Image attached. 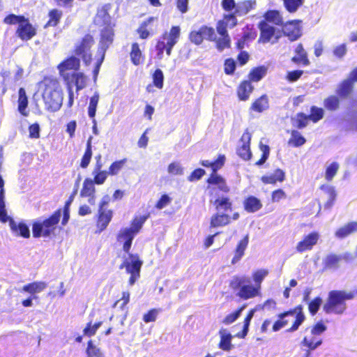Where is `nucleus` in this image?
<instances>
[{
  "label": "nucleus",
  "mask_w": 357,
  "mask_h": 357,
  "mask_svg": "<svg viewBox=\"0 0 357 357\" xmlns=\"http://www.w3.org/2000/svg\"><path fill=\"white\" fill-rule=\"evenodd\" d=\"M305 0H282L283 5L287 11L294 13L302 6Z\"/></svg>",
  "instance_id": "obj_54"
},
{
  "label": "nucleus",
  "mask_w": 357,
  "mask_h": 357,
  "mask_svg": "<svg viewBox=\"0 0 357 357\" xmlns=\"http://www.w3.org/2000/svg\"><path fill=\"white\" fill-rule=\"evenodd\" d=\"M61 219L62 220L61 208H59L44 220L34 221L32 223L33 237L38 238L55 236Z\"/></svg>",
  "instance_id": "obj_7"
},
{
  "label": "nucleus",
  "mask_w": 357,
  "mask_h": 357,
  "mask_svg": "<svg viewBox=\"0 0 357 357\" xmlns=\"http://www.w3.org/2000/svg\"><path fill=\"white\" fill-rule=\"evenodd\" d=\"M286 176L284 170L277 168L273 173L269 175H264L261 177V181L264 184L275 185L278 182L282 183L285 180Z\"/></svg>",
  "instance_id": "obj_29"
},
{
  "label": "nucleus",
  "mask_w": 357,
  "mask_h": 357,
  "mask_svg": "<svg viewBox=\"0 0 357 357\" xmlns=\"http://www.w3.org/2000/svg\"><path fill=\"white\" fill-rule=\"evenodd\" d=\"M102 324V321H98L93 324L91 321L88 322L83 330V334L88 337L93 336Z\"/></svg>",
  "instance_id": "obj_60"
},
{
  "label": "nucleus",
  "mask_w": 357,
  "mask_h": 357,
  "mask_svg": "<svg viewBox=\"0 0 357 357\" xmlns=\"http://www.w3.org/2000/svg\"><path fill=\"white\" fill-rule=\"evenodd\" d=\"M269 108V99L266 94H263L256 98L251 104L249 109L250 112L262 113Z\"/></svg>",
  "instance_id": "obj_32"
},
{
  "label": "nucleus",
  "mask_w": 357,
  "mask_h": 357,
  "mask_svg": "<svg viewBox=\"0 0 357 357\" xmlns=\"http://www.w3.org/2000/svg\"><path fill=\"white\" fill-rule=\"evenodd\" d=\"M152 79L153 84L156 88L159 89H162L164 82V75L160 69L158 68L153 72L152 75Z\"/></svg>",
  "instance_id": "obj_63"
},
{
  "label": "nucleus",
  "mask_w": 357,
  "mask_h": 357,
  "mask_svg": "<svg viewBox=\"0 0 357 357\" xmlns=\"http://www.w3.org/2000/svg\"><path fill=\"white\" fill-rule=\"evenodd\" d=\"M29 105L28 97L24 88H20L18 91L17 110L23 116H27L29 112L26 110Z\"/></svg>",
  "instance_id": "obj_35"
},
{
  "label": "nucleus",
  "mask_w": 357,
  "mask_h": 357,
  "mask_svg": "<svg viewBox=\"0 0 357 357\" xmlns=\"http://www.w3.org/2000/svg\"><path fill=\"white\" fill-rule=\"evenodd\" d=\"M47 287V282L44 281H35L24 285L22 288V291L29 293L33 298H38L36 294L43 291Z\"/></svg>",
  "instance_id": "obj_28"
},
{
  "label": "nucleus",
  "mask_w": 357,
  "mask_h": 357,
  "mask_svg": "<svg viewBox=\"0 0 357 357\" xmlns=\"http://www.w3.org/2000/svg\"><path fill=\"white\" fill-rule=\"evenodd\" d=\"M114 25L105 26L100 33L99 50L107 51L114 42Z\"/></svg>",
  "instance_id": "obj_16"
},
{
  "label": "nucleus",
  "mask_w": 357,
  "mask_h": 357,
  "mask_svg": "<svg viewBox=\"0 0 357 357\" xmlns=\"http://www.w3.org/2000/svg\"><path fill=\"white\" fill-rule=\"evenodd\" d=\"M92 145L91 137L86 142V146L84 153L81 158L79 166L82 169H86L91 162L92 158Z\"/></svg>",
  "instance_id": "obj_49"
},
{
  "label": "nucleus",
  "mask_w": 357,
  "mask_h": 357,
  "mask_svg": "<svg viewBox=\"0 0 357 357\" xmlns=\"http://www.w3.org/2000/svg\"><path fill=\"white\" fill-rule=\"evenodd\" d=\"M355 232H357V222L351 221L338 228L335 233V236L337 238L342 239Z\"/></svg>",
  "instance_id": "obj_34"
},
{
  "label": "nucleus",
  "mask_w": 357,
  "mask_h": 357,
  "mask_svg": "<svg viewBox=\"0 0 357 357\" xmlns=\"http://www.w3.org/2000/svg\"><path fill=\"white\" fill-rule=\"evenodd\" d=\"M92 181L96 185H102L109 175L107 170L93 172Z\"/></svg>",
  "instance_id": "obj_61"
},
{
  "label": "nucleus",
  "mask_w": 357,
  "mask_h": 357,
  "mask_svg": "<svg viewBox=\"0 0 357 357\" xmlns=\"http://www.w3.org/2000/svg\"><path fill=\"white\" fill-rule=\"evenodd\" d=\"M259 148L260 151L262 152V154L260 159L257 160L255 164L257 166H261L264 165L268 160L270 155V147L268 145L264 144L261 142H260L259 144Z\"/></svg>",
  "instance_id": "obj_57"
},
{
  "label": "nucleus",
  "mask_w": 357,
  "mask_h": 357,
  "mask_svg": "<svg viewBox=\"0 0 357 357\" xmlns=\"http://www.w3.org/2000/svg\"><path fill=\"white\" fill-rule=\"evenodd\" d=\"M181 36V28L179 26H172L169 31L163 32L157 39L155 50L158 59H162L165 52L169 56L174 45L178 43Z\"/></svg>",
  "instance_id": "obj_10"
},
{
  "label": "nucleus",
  "mask_w": 357,
  "mask_h": 357,
  "mask_svg": "<svg viewBox=\"0 0 357 357\" xmlns=\"http://www.w3.org/2000/svg\"><path fill=\"white\" fill-rule=\"evenodd\" d=\"M225 160L226 158L225 155L220 154L214 161L203 160L199 162L202 166L211 169V173L206 179L208 188H210V196L214 195L215 188H211V186L213 185L217 186L218 189L224 193H228L230 191V188L227 184L226 180L217 173V172L224 166Z\"/></svg>",
  "instance_id": "obj_5"
},
{
  "label": "nucleus",
  "mask_w": 357,
  "mask_h": 357,
  "mask_svg": "<svg viewBox=\"0 0 357 357\" xmlns=\"http://www.w3.org/2000/svg\"><path fill=\"white\" fill-rule=\"evenodd\" d=\"M248 244V237L246 236L241 239L237 244L234 251V255L231 263L236 264L238 263L245 255V249Z\"/></svg>",
  "instance_id": "obj_38"
},
{
  "label": "nucleus",
  "mask_w": 357,
  "mask_h": 357,
  "mask_svg": "<svg viewBox=\"0 0 357 357\" xmlns=\"http://www.w3.org/2000/svg\"><path fill=\"white\" fill-rule=\"evenodd\" d=\"M294 315L295 320L291 327L287 329V331L294 332L297 331L305 319V316L303 312V307L301 305L296 306L293 309L278 314L276 321L273 324L272 331L277 332L286 327L289 323V317Z\"/></svg>",
  "instance_id": "obj_9"
},
{
  "label": "nucleus",
  "mask_w": 357,
  "mask_h": 357,
  "mask_svg": "<svg viewBox=\"0 0 357 357\" xmlns=\"http://www.w3.org/2000/svg\"><path fill=\"white\" fill-rule=\"evenodd\" d=\"M269 274L268 269H257L252 273V277L246 275H235L229 282V287L236 298L248 301L261 296V284Z\"/></svg>",
  "instance_id": "obj_1"
},
{
  "label": "nucleus",
  "mask_w": 357,
  "mask_h": 357,
  "mask_svg": "<svg viewBox=\"0 0 357 357\" xmlns=\"http://www.w3.org/2000/svg\"><path fill=\"white\" fill-rule=\"evenodd\" d=\"M128 162V159L124 158L123 159L115 160L111 163L108 167V173L111 176L118 175L120 172L123 169Z\"/></svg>",
  "instance_id": "obj_50"
},
{
  "label": "nucleus",
  "mask_w": 357,
  "mask_h": 357,
  "mask_svg": "<svg viewBox=\"0 0 357 357\" xmlns=\"http://www.w3.org/2000/svg\"><path fill=\"white\" fill-rule=\"evenodd\" d=\"M219 334L220 340L218 343V347L223 351H230L233 347L231 344L232 335L229 333H224L223 330H220Z\"/></svg>",
  "instance_id": "obj_45"
},
{
  "label": "nucleus",
  "mask_w": 357,
  "mask_h": 357,
  "mask_svg": "<svg viewBox=\"0 0 357 357\" xmlns=\"http://www.w3.org/2000/svg\"><path fill=\"white\" fill-rule=\"evenodd\" d=\"M354 89V84L350 81V79H347L346 78L338 84L336 89V94L340 98H347L353 93Z\"/></svg>",
  "instance_id": "obj_31"
},
{
  "label": "nucleus",
  "mask_w": 357,
  "mask_h": 357,
  "mask_svg": "<svg viewBox=\"0 0 357 357\" xmlns=\"http://www.w3.org/2000/svg\"><path fill=\"white\" fill-rule=\"evenodd\" d=\"M112 217V210H98L96 226L99 233L102 232L107 227Z\"/></svg>",
  "instance_id": "obj_22"
},
{
  "label": "nucleus",
  "mask_w": 357,
  "mask_h": 357,
  "mask_svg": "<svg viewBox=\"0 0 357 357\" xmlns=\"http://www.w3.org/2000/svg\"><path fill=\"white\" fill-rule=\"evenodd\" d=\"M309 120L310 118L307 117V114L303 112H298L296 115L294 126H295L298 129H303L307 126Z\"/></svg>",
  "instance_id": "obj_58"
},
{
  "label": "nucleus",
  "mask_w": 357,
  "mask_h": 357,
  "mask_svg": "<svg viewBox=\"0 0 357 357\" xmlns=\"http://www.w3.org/2000/svg\"><path fill=\"white\" fill-rule=\"evenodd\" d=\"M324 115V112L322 108L316 106H312L310 107V114L307 115V117H309L310 120H311L313 123H317L323 119Z\"/></svg>",
  "instance_id": "obj_59"
},
{
  "label": "nucleus",
  "mask_w": 357,
  "mask_h": 357,
  "mask_svg": "<svg viewBox=\"0 0 357 357\" xmlns=\"http://www.w3.org/2000/svg\"><path fill=\"white\" fill-rule=\"evenodd\" d=\"M325 109L328 112H335L340 107V98L336 95L327 96L323 102Z\"/></svg>",
  "instance_id": "obj_41"
},
{
  "label": "nucleus",
  "mask_w": 357,
  "mask_h": 357,
  "mask_svg": "<svg viewBox=\"0 0 357 357\" xmlns=\"http://www.w3.org/2000/svg\"><path fill=\"white\" fill-rule=\"evenodd\" d=\"M215 209L218 212H231L233 210V202L228 196H222L216 197L213 201L211 200Z\"/></svg>",
  "instance_id": "obj_25"
},
{
  "label": "nucleus",
  "mask_w": 357,
  "mask_h": 357,
  "mask_svg": "<svg viewBox=\"0 0 357 357\" xmlns=\"http://www.w3.org/2000/svg\"><path fill=\"white\" fill-rule=\"evenodd\" d=\"M264 20L267 23H273L277 26H282L283 24V17L280 12L278 10H268L263 15Z\"/></svg>",
  "instance_id": "obj_37"
},
{
  "label": "nucleus",
  "mask_w": 357,
  "mask_h": 357,
  "mask_svg": "<svg viewBox=\"0 0 357 357\" xmlns=\"http://www.w3.org/2000/svg\"><path fill=\"white\" fill-rule=\"evenodd\" d=\"M130 57L132 63L135 66H139L142 63L144 60V56L137 43H133L131 45Z\"/></svg>",
  "instance_id": "obj_40"
},
{
  "label": "nucleus",
  "mask_w": 357,
  "mask_h": 357,
  "mask_svg": "<svg viewBox=\"0 0 357 357\" xmlns=\"http://www.w3.org/2000/svg\"><path fill=\"white\" fill-rule=\"evenodd\" d=\"M231 223L230 215L227 213L218 212L212 215L210 220V227L218 228L227 226Z\"/></svg>",
  "instance_id": "obj_27"
},
{
  "label": "nucleus",
  "mask_w": 357,
  "mask_h": 357,
  "mask_svg": "<svg viewBox=\"0 0 357 357\" xmlns=\"http://www.w3.org/2000/svg\"><path fill=\"white\" fill-rule=\"evenodd\" d=\"M158 18L155 17H150L146 20H144L137 29V33L139 34V37L141 39H146L151 36L150 31L148 30V26L153 22L154 21H157Z\"/></svg>",
  "instance_id": "obj_47"
},
{
  "label": "nucleus",
  "mask_w": 357,
  "mask_h": 357,
  "mask_svg": "<svg viewBox=\"0 0 357 357\" xmlns=\"http://www.w3.org/2000/svg\"><path fill=\"white\" fill-rule=\"evenodd\" d=\"M94 36L91 33H85L74 45L73 54L79 56L86 65L92 61L91 49L95 45Z\"/></svg>",
  "instance_id": "obj_11"
},
{
  "label": "nucleus",
  "mask_w": 357,
  "mask_h": 357,
  "mask_svg": "<svg viewBox=\"0 0 357 357\" xmlns=\"http://www.w3.org/2000/svg\"><path fill=\"white\" fill-rule=\"evenodd\" d=\"M255 90L252 83L248 79L241 80L236 86V93L240 101H247L250 99Z\"/></svg>",
  "instance_id": "obj_20"
},
{
  "label": "nucleus",
  "mask_w": 357,
  "mask_h": 357,
  "mask_svg": "<svg viewBox=\"0 0 357 357\" xmlns=\"http://www.w3.org/2000/svg\"><path fill=\"white\" fill-rule=\"evenodd\" d=\"M294 56L291 57V61L298 66H308L310 61L308 55L302 43L296 45L294 50Z\"/></svg>",
  "instance_id": "obj_23"
},
{
  "label": "nucleus",
  "mask_w": 357,
  "mask_h": 357,
  "mask_svg": "<svg viewBox=\"0 0 357 357\" xmlns=\"http://www.w3.org/2000/svg\"><path fill=\"white\" fill-rule=\"evenodd\" d=\"M320 189L324 190L328 195V200L324 204V208L326 210H331L335 204L337 192L333 186L321 185Z\"/></svg>",
  "instance_id": "obj_39"
},
{
  "label": "nucleus",
  "mask_w": 357,
  "mask_h": 357,
  "mask_svg": "<svg viewBox=\"0 0 357 357\" xmlns=\"http://www.w3.org/2000/svg\"><path fill=\"white\" fill-rule=\"evenodd\" d=\"M38 85L41 92L45 109L52 113L59 111L63 105V89L59 78L53 75H46Z\"/></svg>",
  "instance_id": "obj_4"
},
{
  "label": "nucleus",
  "mask_w": 357,
  "mask_h": 357,
  "mask_svg": "<svg viewBox=\"0 0 357 357\" xmlns=\"http://www.w3.org/2000/svg\"><path fill=\"white\" fill-rule=\"evenodd\" d=\"M81 66L80 58L75 54L66 57L56 66L59 76L65 83L70 82L72 73L79 70Z\"/></svg>",
  "instance_id": "obj_12"
},
{
  "label": "nucleus",
  "mask_w": 357,
  "mask_h": 357,
  "mask_svg": "<svg viewBox=\"0 0 357 357\" xmlns=\"http://www.w3.org/2000/svg\"><path fill=\"white\" fill-rule=\"evenodd\" d=\"M322 342V339L320 337L312 335V333H310V335H306L303 337L301 344L302 347L306 348L305 354H311V351L315 350Z\"/></svg>",
  "instance_id": "obj_24"
},
{
  "label": "nucleus",
  "mask_w": 357,
  "mask_h": 357,
  "mask_svg": "<svg viewBox=\"0 0 357 357\" xmlns=\"http://www.w3.org/2000/svg\"><path fill=\"white\" fill-rule=\"evenodd\" d=\"M258 28L260 31L259 43H269L275 35V27L270 25L266 21H260L258 24Z\"/></svg>",
  "instance_id": "obj_21"
},
{
  "label": "nucleus",
  "mask_w": 357,
  "mask_h": 357,
  "mask_svg": "<svg viewBox=\"0 0 357 357\" xmlns=\"http://www.w3.org/2000/svg\"><path fill=\"white\" fill-rule=\"evenodd\" d=\"M74 83L76 87V91H79L83 89L86 85V77L82 72L79 70L72 73L70 75V84Z\"/></svg>",
  "instance_id": "obj_43"
},
{
  "label": "nucleus",
  "mask_w": 357,
  "mask_h": 357,
  "mask_svg": "<svg viewBox=\"0 0 357 357\" xmlns=\"http://www.w3.org/2000/svg\"><path fill=\"white\" fill-rule=\"evenodd\" d=\"M0 222H8L10 230L16 236L28 238L30 237V231L28 225L24 222H17L7 214L5 203L4 181L0 174Z\"/></svg>",
  "instance_id": "obj_8"
},
{
  "label": "nucleus",
  "mask_w": 357,
  "mask_h": 357,
  "mask_svg": "<svg viewBox=\"0 0 357 357\" xmlns=\"http://www.w3.org/2000/svg\"><path fill=\"white\" fill-rule=\"evenodd\" d=\"M150 213L148 212L146 214L141 216H135L131 221L130 227L128 229H130L135 234H138L142 229L143 225L146 220L150 217Z\"/></svg>",
  "instance_id": "obj_44"
},
{
  "label": "nucleus",
  "mask_w": 357,
  "mask_h": 357,
  "mask_svg": "<svg viewBox=\"0 0 357 357\" xmlns=\"http://www.w3.org/2000/svg\"><path fill=\"white\" fill-rule=\"evenodd\" d=\"M63 13L61 10H58L57 8H53L49 10L48 12V20L45 24L44 27H55L56 26L62 17Z\"/></svg>",
  "instance_id": "obj_42"
},
{
  "label": "nucleus",
  "mask_w": 357,
  "mask_h": 357,
  "mask_svg": "<svg viewBox=\"0 0 357 357\" xmlns=\"http://www.w3.org/2000/svg\"><path fill=\"white\" fill-rule=\"evenodd\" d=\"M99 100H100L99 93L98 92H95L93 93V95L89 99V103L88 108H87L88 115H89V118L92 120L93 129L94 133H96V130L97 122L95 119V116L96 114V110H97Z\"/></svg>",
  "instance_id": "obj_30"
},
{
  "label": "nucleus",
  "mask_w": 357,
  "mask_h": 357,
  "mask_svg": "<svg viewBox=\"0 0 357 357\" xmlns=\"http://www.w3.org/2000/svg\"><path fill=\"white\" fill-rule=\"evenodd\" d=\"M245 307L246 304H243L239 306L235 311L225 316V317L222 319V323L225 325H230L233 324L238 319Z\"/></svg>",
  "instance_id": "obj_52"
},
{
  "label": "nucleus",
  "mask_w": 357,
  "mask_h": 357,
  "mask_svg": "<svg viewBox=\"0 0 357 357\" xmlns=\"http://www.w3.org/2000/svg\"><path fill=\"white\" fill-rule=\"evenodd\" d=\"M340 169V165L337 162H332L330 165H328L325 171V179L330 182L337 174L338 170Z\"/></svg>",
  "instance_id": "obj_55"
},
{
  "label": "nucleus",
  "mask_w": 357,
  "mask_h": 357,
  "mask_svg": "<svg viewBox=\"0 0 357 357\" xmlns=\"http://www.w3.org/2000/svg\"><path fill=\"white\" fill-rule=\"evenodd\" d=\"M352 259V255L349 253L342 255H337L335 254H329L326 255L323 261L324 269H335L339 267L340 263L344 260L346 261H350Z\"/></svg>",
  "instance_id": "obj_19"
},
{
  "label": "nucleus",
  "mask_w": 357,
  "mask_h": 357,
  "mask_svg": "<svg viewBox=\"0 0 357 357\" xmlns=\"http://www.w3.org/2000/svg\"><path fill=\"white\" fill-rule=\"evenodd\" d=\"M268 67L264 65L253 67L248 74V79L250 82H260L267 74Z\"/></svg>",
  "instance_id": "obj_33"
},
{
  "label": "nucleus",
  "mask_w": 357,
  "mask_h": 357,
  "mask_svg": "<svg viewBox=\"0 0 357 357\" xmlns=\"http://www.w3.org/2000/svg\"><path fill=\"white\" fill-rule=\"evenodd\" d=\"M136 234L128 228L121 229L117 235V241H123V250L128 254V258H126L119 266V268H126L127 273L130 275L128 283L133 285L140 277L141 268L143 264L137 253H130V250L132 243Z\"/></svg>",
  "instance_id": "obj_3"
},
{
  "label": "nucleus",
  "mask_w": 357,
  "mask_h": 357,
  "mask_svg": "<svg viewBox=\"0 0 357 357\" xmlns=\"http://www.w3.org/2000/svg\"><path fill=\"white\" fill-rule=\"evenodd\" d=\"M319 237L320 236L317 231H312L307 235H305L303 239L297 243L296 246V251L298 253H303L312 250L313 247L317 244Z\"/></svg>",
  "instance_id": "obj_17"
},
{
  "label": "nucleus",
  "mask_w": 357,
  "mask_h": 357,
  "mask_svg": "<svg viewBox=\"0 0 357 357\" xmlns=\"http://www.w3.org/2000/svg\"><path fill=\"white\" fill-rule=\"evenodd\" d=\"M95 183L90 178H86L82 184V188L80 190V196L82 197H87L89 202L92 203L96 198V188Z\"/></svg>",
  "instance_id": "obj_26"
},
{
  "label": "nucleus",
  "mask_w": 357,
  "mask_h": 357,
  "mask_svg": "<svg viewBox=\"0 0 357 357\" xmlns=\"http://www.w3.org/2000/svg\"><path fill=\"white\" fill-rule=\"evenodd\" d=\"M109 9V5L105 4L102 6V8L98 11L96 14V17L100 18L102 21L105 26L107 24H112L111 17L108 12Z\"/></svg>",
  "instance_id": "obj_56"
},
{
  "label": "nucleus",
  "mask_w": 357,
  "mask_h": 357,
  "mask_svg": "<svg viewBox=\"0 0 357 357\" xmlns=\"http://www.w3.org/2000/svg\"><path fill=\"white\" fill-rule=\"evenodd\" d=\"M291 137L288 141V144L294 147H299L303 146L306 142L305 138L301 134L296 130H292L290 131Z\"/></svg>",
  "instance_id": "obj_51"
},
{
  "label": "nucleus",
  "mask_w": 357,
  "mask_h": 357,
  "mask_svg": "<svg viewBox=\"0 0 357 357\" xmlns=\"http://www.w3.org/2000/svg\"><path fill=\"white\" fill-rule=\"evenodd\" d=\"M86 354L87 357H105L101 349L94 344L91 340L87 342Z\"/></svg>",
  "instance_id": "obj_53"
},
{
  "label": "nucleus",
  "mask_w": 357,
  "mask_h": 357,
  "mask_svg": "<svg viewBox=\"0 0 357 357\" xmlns=\"http://www.w3.org/2000/svg\"><path fill=\"white\" fill-rule=\"evenodd\" d=\"M15 33L22 40L28 41L36 36L37 29L30 22L29 18L25 17L17 27Z\"/></svg>",
  "instance_id": "obj_14"
},
{
  "label": "nucleus",
  "mask_w": 357,
  "mask_h": 357,
  "mask_svg": "<svg viewBox=\"0 0 357 357\" xmlns=\"http://www.w3.org/2000/svg\"><path fill=\"white\" fill-rule=\"evenodd\" d=\"M256 310L255 309H251L248 311L246 316L243 319V326L241 331L238 332L236 334V336L238 338H245L248 333L249 331V326L251 322V320L255 313Z\"/></svg>",
  "instance_id": "obj_48"
},
{
  "label": "nucleus",
  "mask_w": 357,
  "mask_h": 357,
  "mask_svg": "<svg viewBox=\"0 0 357 357\" xmlns=\"http://www.w3.org/2000/svg\"><path fill=\"white\" fill-rule=\"evenodd\" d=\"M243 32L242 37L243 40H245L247 42L253 40L257 37V31L255 29L253 25H246L243 28Z\"/></svg>",
  "instance_id": "obj_64"
},
{
  "label": "nucleus",
  "mask_w": 357,
  "mask_h": 357,
  "mask_svg": "<svg viewBox=\"0 0 357 357\" xmlns=\"http://www.w3.org/2000/svg\"><path fill=\"white\" fill-rule=\"evenodd\" d=\"M204 38L208 41L215 42V47H217L220 38H217L213 27L203 25L199 29L192 30L189 33L190 41L196 45H201Z\"/></svg>",
  "instance_id": "obj_13"
},
{
  "label": "nucleus",
  "mask_w": 357,
  "mask_h": 357,
  "mask_svg": "<svg viewBox=\"0 0 357 357\" xmlns=\"http://www.w3.org/2000/svg\"><path fill=\"white\" fill-rule=\"evenodd\" d=\"M300 22L299 20H291L285 23L283 22L281 26L283 35L287 36L289 40H296L301 36L302 31L299 25Z\"/></svg>",
  "instance_id": "obj_15"
},
{
  "label": "nucleus",
  "mask_w": 357,
  "mask_h": 357,
  "mask_svg": "<svg viewBox=\"0 0 357 357\" xmlns=\"http://www.w3.org/2000/svg\"><path fill=\"white\" fill-rule=\"evenodd\" d=\"M74 200L73 195H70L68 199L66 201L63 208H61V214H62V220H61V226L64 227L66 226L70 218V205L73 203Z\"/></svg>",
  "instance_id": "obj_46"
},
{
  "label": "nucleus",
  "mask_w": 357,
  "mask_h": 357,
  "mask_svg": "<svg viewBox=\"0 0 357 357\" xmlns=\"http://www.w3.org/2000/svg\"><path fill=\"white\" fill-rule=\"evenodd\" d=\"M244 210L248 213H255L262 207L261 201L255 196L247 197L243 202Z\"/></svg>",
  "instance_id": "obj_36"
},
{
  "label": "nucleus",
  "mask_w": 357,
  "mask_h": 357,
  "mask_svg": "<svg viewBox=\"0 0 357 357\" xmlns=\"http://www.w3.org/2000/svg\"><path fill=\"white\" fill-rule=\"evenodd\" d=\"M242 145L237 148V155L243 160L248 161L252 158V152L250 150L251 134L248 130H245L241 139Z\"/></svg>",
  "instance_id": "obj_18"
},
{
  "label": "nucleus",
  "mask_w": 357,
  "mask_h": 357,
  "mask_svg": "<svg viewBox=\"0 0 357 357\" xmlns=\"http://www.w3.org/2000/svg\"><path fill=\"white\" fill-rule=\"evenodd\" d=\"M356 294L355 291L331 290L323 305V310L326 314H342L347 310L346 301L352 300Z\"/></svg>",
  "instance_id": "obj_6"
},
{
  "label": "nucleus",
  "mask_w": 357,
  "mask_h": 357,
  "mask_svg": "<svg viewBox=\"0 0 357 357\" xmlns=\"http://www.w3.org/2000/svg\"><path fill=\"white\" fill-rule=\"evenodd\" d=\"M326 326L321 321H319L311 327L306 328L305 331L310 330V333H312V335H315L317 337H319L321 334L326 331Z\"/></svg>",
  "instance_id": "obj_62"
},
{
  "label": "nucleus",
  "mask_w": 357,
  "mask_h": 357,
  "mask_svg": "<svg viewBox=\"0 0 357 357\" xmlns=\"http://www.w3.org/2000/svg\"><path fill=\"white\" fill-rule=\"evenodd\" d=\"M256 7L255 0H244L237 3L234 13L223 15L222 20L217 22L216 30L220 36L218 41L217 49L222 51L231 47V39L227 31V27L232 29L238 24L236 16H243L248 14Z\"/></svg>",
  "instance_id": "obj_2"
}]
</instances>
